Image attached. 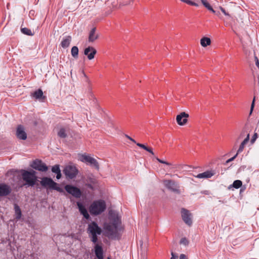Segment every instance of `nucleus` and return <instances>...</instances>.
Segmentation results:
<instances>
[{
  "instance_id": "1",
  "label": "nucleus",
  "mask_w": 259,
  "mask_h": 259,
  "mask_svg": "<svg viewBox=\"0 0 259 259\" xmlns=\"http://www.w3.org/2000/svg\"><path fill=\"white\" fill-rule=\"evenodd\" d=\"M87 233L91 237V240L94 243L98 241V235H101L102 229L95 222H92L88 225Z\"/></svg>"
},
{
  "instance_id": "2",
  "label": "nucleus",
  "mask_w": 259,
  "mask_h": 259,
  "mask_svg": "<svg viewBox=\"0 0 259 259\" xmlns=\"http://www.w3.org/2000/svg\"><path fill=\"white\" fill-rule=\"evenodd\" d=\"M36 174V172L33 170L30 171L26 170H21L22 178L23 180L25 182V185L32 187L35 184L37 180Z\"/></svg>"
},
{
  "instance_id": "3",
  "label": "nucleus",
  "mask_w": 259,
  "mask_h": 259,
  "mask_svg": "<svg viewBox=\"0 0 259 259\" xmlns=\"http://www.w3.org/2000/svg\"><path fill=\"white\" fill-rule=\"evenodd\" d=\"M106 208L104 201L101 200L94 201L90 206L89 211L92 214L98 215L101 213Z\"/></svg>"
},
{
  "instance_id": "4",
  "label": "nucleus",
  "mask_w": 259,
  "mask_h": 259,
  "mask_svg": "<svg viewBox=\"0 0 259 259\" xmlns=\"http://www.w3.org/2000/svg\"><path fill=\"white\" fill-rule=\"evenodd\" d=\"M40 184L44 187L48 186L50 189L55 190L60 193H65L63 189L59 186V185L55 182L51 178L45 177L42 179Z\"/></svg>"
},
{
  "instance_id": "5",
  "label": "nucleus",
  "mask_w": 259,
  "mask_h": 259,
  "mask_svg": "<svg viewBox=\"0 0 259 259\" xmlns=\"http://www.w3.org/2000/svg\"><path fill=\"white\" fill-rule=\"evenodd\" d=\"M63 172L66 178L72 179L76 177L78 174V170L74 165H66L63 169Z\"/></svg>"
},
{
  "instance_id": "6",
  "label": "nucleus",
  "mask_w": 259,
  "mask_h": 259,
  "mask_svg": "<svg viewBox=\"0 0 259 259\" xmlns=\"http://www.w3.org/2000/svg\"><path fill=\"white\" fill-rule=\"evenodd\" d=\"M65 191L76 198H79L82 195L80 190L75 186L71 185H66L64 187Z\"/></svg>"
},
{
  "instance_id": "7",
  "label": "nucleus",
  "mask_w": 259,
  "mask_h": 259,
  "mask_svg": "<svg viewBox=\"0 0 259 259\" xmlns=\"http://www.w3.org/2000/svg\"><path fill=\"white\" fill-rule=\"evenodd\" d=\"M30 166L33 169L40 171H47L48 169V167L46 164L43 163L41 160L37 159L33 161L32 163L30 164Z\"/></svg>"
},
{
  "instance_id": "8",
  "label": "nucleus",
  "mask_w": 259,
  "mask_h": 259,
  "mask_svg": "<svg viewBox=\"0 0 259 259\" xmlns=\"http://www.w3.org/2000/svg\"><path fill=\"white\" fill-rule=\"evenodd\" d=\"M79 158L81 161L90 163V165L95 167L97 169H99V163L95 158L86 155H81Z\"/></svg>"
},
{
  "instance_id": "9",
  "label": "nucleus",
  "mask_w": 259,
  "mask_h": 259,
  "mask_svg": "<svg viewBox=\"0 0 259 259\" xmlns=\"http://www.w3.org/2000/svg\"><path fill=\"white\" fill-rule=\"evenodd\" d=\"M181 215L183 221L188 226H191L192 224V221L191 219V213L190 211L183 208L181 209Z\"/></svg>"
},
{
  "instance_id": "10",
  "label": "nucleus",
  "mask_w": 259,
  "mask_h": 259,
  "mask_svg": "<svg viewBox=\"0 0 259 259\" xmlns=\"http://www.w3.org/2000/svg\"><path fill=\"white\" fill-rule=\"evenodd\" d=\"M117 223L115 219L114 220V222L112 224H108L107 225L105 228L106 231H107L108 235L110 237H113L115 235L117 232Z\"/></svg>"
},
{
  "instance_id": "11",
  "label": "nucleus",
  "mask_w": 259,
  "mask_h": 259,
  "mask_svg": "<svg viewBox=\"0 0 259 259\" xmlns=\"http://www.w3.org/2000/svg\"><path fill=\"white\" fill-rule=\"evenodd\" d=\"M16 136L19 140H25L27 139V134L25 131L23 126L22 125H18L16 129Z\"/></svg>"
},
{
  "instance_id": "12",
  "label": "nucleus",
  "mask_w": 259,
  "mask_h": 259,
  "mask_svg": "<svg viewBox=\"0 0 259 259\" xmlns=\"http://www.w3.org/2000/svg\"><path fill=\"white\" fill-rule=\"evenodd\" d=\"M165 186L172 191L178 194L180 193V191L178 189V185L172 180H165L164 182Z\"/></svg>"
},
{
  "instance_id": "13",
  "label": "nucleus",
  "mask_w": 259,
  "mask_h": 259,
  "mask_svg": "<svg viewBox=\"0 0 259 259\" xmlns=\"http://www.w3.org/2000/svg\"><path fill=\"white\" fill-rule=\"evenodd\" d=\"M189 114L185 112H181L180 114L178 115L176 117V120L178 124L180 125H184L188 122V117Z\"/></svg>"
},
{
  "instance_id": "14",
  "label": "nucleus",
  "mask_w": 259,
  "mask_h": 259,
  "mask_svg": "<svg viewBox=\"0 0 259 259\" xmlns=\"http://www.w3.org/2000/svg\"><path fill=\"white\" fill-rule=\"evenodd\" d=\"M12 189L10 186L6 184H0V196H6L11 192Z\"/></svg>"
},
{
  "instance_id": "15",
  "label": "nucleus",
  "mask_w": 259,
  "mask_h": 259,
  "mask_svg": "<svg viewBox=\"0 0 259 259\" xmlns=\"http://www.w3.org/2000/svg\"><path fill=\"white\" fill-rule=\"evenodd\" d=\"M97 51L92 47H88L84 50V54L88 56L89 60L93 59Z\"/></svg>"
},
{
  "instance_id": "16",
  "label": "nucleus",
  "mask_w": 259,
  "mask_h": 259,
  "mask_svg": "<svg viewBox=\"0 0 259 259\" xmlns=\"http://www.w3.org/2000/svg\"><path fill=\"white\" fill-rule=\"evenodd\" d=\"M95 253L98 259H103V250L102 246L98 244L95 246Z\"/></svg>"
},
{
  "instance_id": "17",
  "label": "nucleus",
  "mask_w": 259,
  "mask_h": 259,
  "mask_svg": "<svg viewBox=\"0 0 259 259\" xmlns=\"http://www.w3.org/2000/svg\"><path fill=\"white\" fill-rule=\"evenodd\" d=\"M71 40L72 38L71 36L70 35H67L63 37L62 40L61 42V47L64 49L68 48L70 44Z\"/></svg>"
},
{
  "instance_id": "18",
  "label": "nucleus",
  "mask_w": 259,
  "mask_h": 259,
  "mask_svg": "<svg viewBox=\"0 0 259 259\" xmlns=\"http://www.w3.org/2000/svg\"><path fill=\"white\" fill-rule=\"evenodd\" d=\"M31 96L35 99L43 101L46 99V97L43 95L42 91L41 89H38L32 94Z\"/></svg>"
},
{
  "instance_id": "19",
  "label": "nucleus",
  "mask_w": 259,
  "mask_h": 259,
  "mask_svg": "<svg viewBox=\"0 0 259 259\" xmlns=\"http://www.w3.org/2000/svg\"><path fill=\"white\" fill-rule=\"evenodd\" d=\"M96 27L93 28L89 33V41L93 42L98 38L99 35L96 33Z\"/></svg>"
},
{
  "instance_id": "20",
  "label": "nucleus",
  "mask_w": 259,
  "mask_h": 259,
  "mask_svg": "<svg viewBox=\"0 0 259 259\" xmlns=\"http://www.w3.org/2000/svg\"><path fill=\"white\" fill-rule=\"evenodd\" d=\"M214 174V172L212 171H206L203 173L199 174L196 177L198 179H206L211 178Z\"/></svg>"
},
{
  "instance_id": "21",
  "label": "nucleus",
  "mask_w": 259,
  "mask_h": 259,
  "mask_svg": "<svg viewBox=\"0 0 259 259\" xmlns=\"http://www.w3.org/2000/svg\"><path fill=\"white\" fill-rule=\"evenodd\" d=\"M77 204L80 213L86 219H89L90 218V215L89 214L86 208L79 202H77Z\"/></svg>"
},
{
  "instance_id": "22",
  "label": "nucleus",
  "mask_w": 259,
  "mask_h": 259,
  "mask_svg": "<svg viewBox=\"0 0 259 259\" xmlns=\"http://www.w3.org/2000/svg\"><path fill=\"white\" fill-rule=\"evenodd\" d=\"M68 130V128L61 127L58 132L57 135L61 138H65L67 137V132Z\"/></svg>"
},
{
  "instance_id": "23",
  "label": "nucleus",
  "mask_w": 259,
  "mask_h": 259,
  "mask_svg": "<svg viewBox=\"0 0 259 259\" xmlns=\"http://www.w3.org/2000/svg\"><path fill=\"white\" fill-rule=\"evenodd\" d=\"M250 135L249 134H247L246 138L241 143L239 148L237 151V154L241 152L244 148L245 145L248 143L249 140Z\"/></svg>"
},
{
  "instance_id": "24",
  "label": "nucleus",
  "mask_w": 259,
  "mask_h": 259,
  "mask_svg": "<svg viewBox=\"0 0 259 259\" xmlns=\"http://www.w3.org/2000/svg\"><path fill=\"white\" fill-rule=\"evenodd\" d=\"M14 209L15 213V219L17 220H19L20 219L22 215L21 209L17 204H15Z\"/></svg>"
},
{
  "instance_id": "25",
  "label": "nucleus",
  "mask_w": 259,
  "mask_h": 259,
  "mask_svg": "<svg viewBox=\"0 0 259 259\" xmlns=\"http://www.w3.org/2000/svg\"><path fill=\"white\" fill-rule=\"evenodd\" d=\"M211 44V40L209 38L204 37L200 40V44L203 47H206L210 45Z\"/></svg>"
},
{
  "instance_id": "26",
  "label": "nucleus",
  "mask_w": 259,
  "mask_h": 259,
  "mask_svg": "<svg viewBox=\"0 0 259 259\" xmlns=\"http://www.w3.org/2000/svg\"><path fill=\"white\" fill-rule=\"evenodd\" d=\"M203 5L207 8L208 10L212 12L213 13H215V11H214L212 8L211 7V6L209 5V4L207 2L206 0H200Z\"/></svg>"
},
{
  "instance_id": "27",
  "label": "nucleus",
  "mask_w": 259,
  "mask_h": 259,
  "mask_svg": "<svg viewBox=\"0 0 259 259\" xmlns=\"http://www.w3.org/2000/svg\"><path fill=\"white\" fill-rule=\"evenodd\" d=\"M71 53L72 57L74 58H77L78 55V49L77 47L74 46L72 48Z\"/></svg>"
},
{
  "instance_id": "28",
  "label": "nucleus",
  "mask_w": 259,
  "mask_h": 259,
  "mask_svg": "<svg viewBox=\"0 0 259 259\" xmlns=\"http://www.w3.org/2000/svg\"><path fill=\"white\" fill-rule=\"evenodd\" d=\"M242 185V183L240 180H235L233 184V186L236 189L239 188Z\"/></svg>"
},
{
  "instance_id": "29",
  "label": "nucleus",
  "mask_w": 259,
  "mask_h": 259,
  "mask_svg": "<svg viewBox=\"0 0 259 259\" xmlns=\"http://www.w3.org/2000/svg\"><path fill=\"white\" fill-rule=\"evenodd\" d=\"M21 32L25 34H27L28 35H32L33 34L31 31L30 29L27 28H23L21 29Z\"/></svg>"
},
{
  "instance_id": "30",
  "label": "nucleus",
  "mask_w": 259,
  "mask_h": 259,
  "mask_svg": "<svg viewBox=\"0 0 259 259\" xmlns=\"http://www.w3.org/2000/svg\"><path fill=\"white\" fill-rule=\"evenodd\" d=\"M61 170L60 169V166L58 164H56L54 165L52 168V171L53 172L56 174L60 171Z\"/></svg>"
},
{
  "instance_id": "31",
  "label": "nucleus",
  "mask_w": 259,
  "mask_h": 259,
  "mask_svg": "<svg viewBox=\"0 0 259 259\" xmlns=\"http://www.w3.org/2000/svg\"><path fill=\"white\" fill-rule=\"evenodd\" d=\"M180 243L181 244H183L185 246H187L189 244V241L188 240L186 239V238L184 237V238H182L181 240H180Z\"/></svg>"
},
{
  "instance_id": "32",
  "label": "nucleus",
  "mask_w": 259,
  "mask_h": 259,
  "mask_svg": "<svg viewBox=\"0 0 259 259\" xmlns=\"http://www.w3.org/2000/svg\"><path fill=\"white\" fill-rule=\"evenodd\" d=\"M255 97H254L253 100L252 101L251 104L250 110V113H249L250 115L251 114V113L253 110L254 105H255Z\"/></svg>"
},
{
  "instance_id": "33",
  "label": "nucleus",
  "mask_w": 259,
  "mask_h": 259,
  "mask_svg": "<svg viewBox=\"0 0 259 259\" xmlns=\"http://www.w3.org/2000/svg\"><path fill=\"white\" fill-rule=\"evenodd\" d=\"M156 159L160 163H163L167 165H171L172 164L170 163H169L166 161L162 160L158 157H155Z\"/></svg>"
},
{
  "instance_id": "34",
  "label": "nucleus",
  "mask_w": 259,
  "mask_h": 259,
  "mask_svg": "<svg viewBox=\"0 0 259 259\" xmlns=\"http://www.w3.org/2000/svg\"><path fill=\"white\" fill-rule=\"evenodd\" d=\"M186 167H190V166L187 165H182V164H178L175 165V168H177L180 169H184Z\"/></svg>"
},
{
  "instance_id": "35",
  "label": "nucleus",
  "mask_w": 259,
  "mask_h": 259,
  "mask_svg": "<svg viewBox=\"0 0 259 259\" xmlns=\"http://www.w3.org/2000/svg\"><path fill=\"white\" fill-rule=\"evenodd\" d=\"M258 135L257 133H254L253 137H252V139H251V143L253 144L256 140V139L257 138Z\"/></svg>"
},
{
  "instance_id": "36",
  "label": "nucleus",
  "mask_w": 259,
  "mask_h": 259,
  "mask_svg": "<svg viewBox=\"0 0 259 259\" xmlns=\"http://www.w3.org/2000/svg\"><path fill=\"white\" fill-rule=\"evenodd\" d=\"M145 150L148 151V152H149L150 153H151V154L152 155H154V153L152 150V149L150 147H146V148L145 149Z\"/></svg>"
},
{
  "instance_id": "37",
  "label": "nucleus",
  "mask_w": 259,
  "mask_h": 259,
  "mask_svg": "<svg viewBox=\"0 0 259 259\" xmlns=\"http://www.w3.org/2000/svg\"><path fill=\"white\" fill-rule=\"evenodd\" d=\"M136 144L138 146H139V147H140L144 150H145V149L146 148L147 146L144 144H141L139 143H136Z\"/></svg>"
},
{
  "instance_id": "38",
  "label": "nucleus",
  "mask_w": 259,
  "mask_h": 259,
  "mask_svg": "<svg viewBox=\"0 0 259 259\" xmlns=\"http://www.w3.org/2000/svg\"><path fill=\"white\" fill-rule=\"evenodd\" d=\"M237 155H238V154L236 153V154L234 156H233V157H232V158L229 159L228 160H227L226 161V163H228L229 162H231L233 160H234L236 158V157H237Z\"/></svg>"
},
{
  "instance_id": "39",
  "label": "nucleus",
  "mask_w": 259,
  "mask_h": 259,
  "mask_svg": "<svg viewBox=\"0 0 259 259\" xmlns=\"http://www.w3.org/2000/svg\"><path fill=\"white\" fill-rule=\"evenodd\" d=\"M220 9L221 10V11L226 15V16H230V15L227 13L225 11V10L222 8V7H220Z\"/></svg>"
},
{
  "instance_id": "40",
  "label": "nucleus",
  "mask_w": 259,
  "mask_h": 259,
  "mask_svg": "<svg viewBox=\"0 0 259 259\" xmlns=\"http://www.w3.org/2000/svg\"><path fill=\"white\" fill-rule=\"evenodd\" d=\"M254 60H255V65H256V66L259 69V61H258V58H257V57L256 56L254 57Z\"/></svg>"
},
{
  "instance_id": "41",
  "label": "nucleus",
  "mask_w": 259,
  "mask_h": 259,
  "mask_svg": "<svg viewBox=\"0 0 259 259\" xmlns=\"http://www.w3.org/2000/svg\"><path fill=\"white\" fill-rule=\"evenodd\" d=\"M125 137L126 138H127L128 139H129L130 140H131V141H132L133 143H136V141L133 139V138H132L131 137H130L129 136H128L127 135H125Z\"/></svg>"
},
{
  "instance_id": "42",
  "label": "nucleus",
  "mask_w": 259,
  "mask_h": 259,
  "mask_svg": "<svg viewBox=\"0 0 259 259\" xmlns=\"http://www.w3.org/2000/svg\"><path fill=\"white\" fill-rule=\"evenodd\" d=\"M57 175H56V178L57 179H60L61 178V170L60 171H59L58 172L56 173V174Z\"/></svg>"
},
{
  "instance_id": "43",
  "label": "nucleus",
  "mask_w": 259,
  "mask_h": 259,
  "mask_svg": "<svg viewBox=\"0 0 259 259\" xmlns=\"http://www.w3.org/2000/svg\"><path fill=\"white\" fill-rule=\"evenodd\" d=\"M181 1H182L184 3H185L187 4L190 5H191V2H192V1H191L190 0H181Z\"/></svg>"
},
{
  "instance_id": "44",
  "label": "nucleus",
  "mask_w": 259,
  "mask_h": 259,
  "mask_svg": "<svg viewBox=\"0 0 259 259\" xmlns=\"http://www.w3.org/2000/svg\"><path fill=\"white\" fill-rule=\"evenodd\" d=\"M171 257L170 259H177L178 258V256H175V255L173 252H171Z\"/></svg>"
},
{
  "instance_id": "45",
  "label": "nucleus",
  "mask_w": 259,
  "mask_h": 259,
  "mask_svg": "<svg viewBox=\"0 0 259 259\" xmlns=\"http://www.w3.org/2000/svg\"><path fill=\"white\" fill-rule=\"evenodd\" d=\"M180 259H188L186 256L184 254H181L180 256Z\"/></svg>"
},
{
  "instance_id": "46",
  "label": "nucleus",
  "mask_w": 259,
  "mask_h": 259,
  "mask_svg": "<svg viewBox=\"0 0 259 259\" xmlns=\"http://www.w3.org/2000/svg\"><path fill=\"white\" fill-rule=\"evenodd\" d=\"M245 132H246L245 130V128H244V129L242 130V132H241V134H240V137H243V136H244V135H245Z\"/></svg>"
},
{
  "instance_id": "47",
  "label": "nucleus",
  "mask_w": 259,
  "mask_h": 259,
  "mask_svg": "<svg viewBox=\"0 0 259 259\" xmlns=\"http://www.w3.org/2000/svg\"><path fill=\"white\" fill-rule=\"evenodd\" d=\"M191 5L194 6H196V7H198V5L197 3H194L193 2H191Z\"/></svg>"
},
{
  "instance_id": "48",
  "label": "nucleus",
  "mask_w": 259,
  "mask_h": 259,
  "mask_svg": "<svg viewBox=\"0 0 259 259\" xmlns=\"http://www.w3.org/2000/svg\"><path fill=\"white\" fill-rule=\"evenodd\" d=\"M85 79H86L85 81L90 84L91 83V81L89 79V78H88V77L87 76V78H85Z\"/></svg>"
},
{
  "instance_id": "49",
  "label": "nucleus",
  "mask_w": 259,
  "mask_h": 259,
  "mask_svg": "<svg viewBox=\"0 0 259 259\" xmlns=\"http://www.w3.org/2000/svg\"><path fill=\"white\" fill-rule=\"evenodd\" d=\"M82 74H83V76H84L85 78H87V75H86V74L85 73V72H84V71H82Z\"/></svg>"
},
{
  "instance_id": "50",
  "label": "nucleus",
  "mask_w": 259,
  "mask_h": 259,
  "mask_svg": "<svg viewBox=\"0 0 259 259\" xmlns=\"http://www.w3.org/2000/svg\"><path fill=\"white\" fill-rule=\"evenodd\" d=\"M215 14H216L217 15H219L220 14V13L219 12H218V13H215Z\"/></svg>"
},
{
  "instance_id": "51",
  "label": "nucleus",
  "mask_w": 259,
  "mask_h": 259,
  "mask_svg": "<svg viewBox=\"0 0 259 259\" xmlns=\"http://www.w3.org/2000/svg\"><path fill=\"white\" fill-rule=\"evenodd\" d=\"M107 259H110V258H109V257H108V258H107Z\"/></svg>"
}]
</instances>
